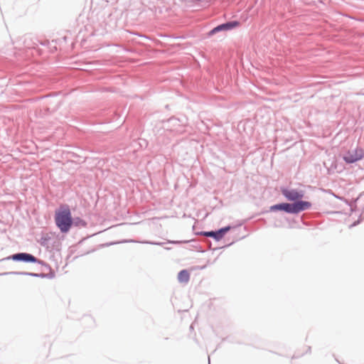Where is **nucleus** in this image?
Returning <instances> with one entry per match:
<instances>
[{
  "label": "nucleus",
  "instance_id": "f257e3e1",
  "mask_svg": "<svg viewBox=\"0 0 364 364\" xmlns=\"http://www.w3.org/2000/svg\"><path fill=\"white\" fill-rule=\"evenodd\" d=\"M55 223L62 233L70 231L73 224V220L70 208L66 206L60 208L55 213Z\"/></svg>",
  "mask_w": 364,
  "mask_h": 364
},
{
  "label": "nucleus",
  "instance_id": "f03ea898",
  "mask_svg": "<svg viewBox=\"0 0 364 364\" xmlns=\"http://www.w3.org/2000/svg\"><path fill=\"white\" fill-rule=\"evenodd\" d=\"M4 260H13L14 262H21L24 263H37L46 267L47 269H50L49 264L46 262L28 252H18L0 259V262Z\"/></svg>",
  "mask_w": 364,
  "mask_h": 364
},
{
  "label": "nucleus",
  "instance_id": "7ed1b4c3",
  "mask_svg": "<svg viewBox=\"0 0 364 364\" xmlns=\"http://www.w3.org/2000/svg\"><path fill=\"white\" fill-rule=\"evenodd\" d=\"M186 123V119H179L175 117L169 118L167 121L164 122V128L170 132L181 133L183 131V127Z\"/></svg>",
  "mask_w": 364,
  "mask_h": 364
},
{
  "label": "nucleus",
  "instance_id": "20e7f679",
  "mask_svg": "<svg viewBox=\"0 0 364 364\" xmlns=\"http://www.w3.org/2000/svg\"><path fill=\"white\" fill-rule=\"evenodd\" d=\"M240 25V22L237 20L227 21L225 23L219 24L217 26L214 27L207 33V36L212 37L213 36L215 35L218 33L231 31L238 27Z\"/></svg>",
  "mask_w": 364,
  "mask_h": 364
},
{
  "label": "nucleus",
  "instance_id": "39448f33",
  "mask_svg": "<svg viewBox=\"0 0 364 364\" xmlns=\"http://www.w3.org/2000/svg\"><path fill=\"white\" fill-rule=\"evenodd\" d=\"M280 191L287 200L292 203L299 199H302L304 196V191L303 190L282 187Z\"/></svg>",
  "mask_w": 364,
  "mask_h": 364
},
{
  "label": "nucleus",
  "instance_id": "423d86ee",
  "mask_svg": "<svg viewBox=\"0 0 364 364\" xmlns=\"http://www.w3.org/2000/svg\"><path fill=\"white\" fill-rule=\"evenodd\" d=\"M363 156V150L362 149L356 148L346 153L343 156V159L346 164H350L362 159Z\"/></svg>",
  "mask_w": 364,
  "mask_h": 364
},
{
  "label": "nucleus",
  "instance_id": "0eeeda50",
  "mask_svg": "<svg viewBox=\"0 0 364 364\" xmlns=\"http://www.w3.org/2000/svg\"><path fill=\"white\" fill-rule=\"evenodd\" d=\"M312 204L311 202L299 199L294 203H292L293 215H297L301 212L309 210Z\"/></svg>",
  "mask_w": 364,
  "mask_h": 364
},
{
  "label": "nucleus",
  "instance_id": "6e6552de",
  "mask_svg": "<svg viewBox=\"0 0 364 364\" xmlns=\"http://www.w3.org/2000/svg\"><path fill=\"white\" fill-rule=\"evenodd\" d=\"M270 212L282 211L288 214L293 215L292 203H279L272 205L269 207Z\"/></svg>",
  "mask_w": 364,
  "mask_h": 364
},
{
  "label": "nucleus",
  "instance_id": "1a4fd4ad",
  "mask_svg": "<svg viewBox=\"0 0 364 364\" xmlns=\"http://www.w3.org/2000/svg\"><path fill=\"white\" fill-rule=\"evenodd\" d=\"M6 274L27 275L33 277L44 278L45 273H33L27 272H11L0 273V276Z\"/></svg>",
  "mask_w": 364,
  "mask_h": 364
},
{
  "label": "nucleus",
  "instance_id": "9d476101",
  "mask_svg": "<svg viewBox=\"0 0 364 364\" xmlns=\"http://www.w3.org/2000/svg\"><path fill=\"white\" fill-rule=\"evenodd\" d=\"M178 280L181 283H188L190 280V273L187 269H182L178 274Z\"/></svg>",
  "mask_w": 364,
  "mask_h": 364
},
{
  "label": "nucleus",
  "instance_id": "9b49d317",
  "mask_svg": "<svg viewBox=\"0 0 364 364\" xmlns=\"http://www.w3.org/2000/svg\"><path fill=\"white\" fill-rule=\"evenodd\" d=\"M73 225L77 228H85L87 223L85 220H82L79 217L73 218Z\"/></svg>",
  "mask_w": 364,
  "mask_h": 364
},
{
  "label": "nucleus",
  "instance_id": "f8f14e48",
  "mask_svg": "<svg viewBox=\"0 0 364 364\" xmlns=\"http://www.w3.org/2000/svg\"><path fill=\"white\" fill-rule=\"evenodd\" d=\"M199 235H204V236L209 237H212L215 241H218L216 230L202 231V232H199Z\"/></svg>",
  "mask_w": 364,
  "mask_h": 364
},
{
  "label": "nucleus",
  "instance_id": "ddd939ff",
  "mask_svg": "<svg viewBox=\"0 0 364 364\" xmlns=\"http://www.w3.org/2000/svg\"><path fill=\"white\" fill-rule=\"evenodd\" d=\"M216 232H217V235H218V240L219 241L225 236V234L223 232V230H222V228H219V229L216 230Z\"/></svg>",
  "mask_w": 364,
  "mask_h": 364
},
{
  "label": "nucleus",
  "instance_id": "4468645a",
  "mask_svg": "<svg viewBox=\"0 0 364 364\" xmlns=\"http://www.w3.org/2000/svg\"><path fill=\"white\" fill-rule=\"evenodd\" d=\"M142 243H146V244H151V245H159V246H162L164 244V242H151V241H144V242H142Z\"/></svg>",
  "mask_w": 364,
  "mask_h": 364
},
{
  "label": "nucleus",
  "instance_id": "2eb2a0df",
  "mask_svg": "<svg viewBox=\"0 0 364 364\" xmlns=\"http://www.w3.org/2000/svg\"><path fill=\"white\" fill-rule=\"evenodd\" d=\"M188 240H184V241H181V240H168V243H170V244H181V243H188Z\"/></svg>",
  "mask_w": 364,
  "mask_h": 364
},
{
  "label": "nucleus",
  "instance_id": "dca6fc26",
  "mask_svg": "<svg viewBox=\"0 0 364 364\" xmlns=\"http://www.w3.org/2000/svg\"><path fill=\"white\" fill-rule=\"evenodd\" d=\"M55 277V273L53 272H50L48 274L45 273L44 278L53 279Z\"/></svg>",
  "mask_w": 364,
  "mask_h": 364
},
{
  "label": "nucleus",
  "instance_id": "f3484780",
  "mask_svg": "<svg viewBox=\"0 0 364 364\" xmlns=\"http://www.w3.org/2000/svg\"><path fill=\"white\" fill-rule=\"evenodd\" d=\"M221 228H222V230H223V232H225V234H226L230 230L231 227L230 225H228V226L223 227Z\"/></svg>",
  "mask_w": 364,
  "mask_h": 364
},
{
  "label": "nucleus",
  "instance_id": "a211bd4d",
  "mask_svg": "<svg viewBox=\"0 0 364 364\" xmlns=\"http://www.w3.org/2000/svg\"><path fill=\"white\" fill-rule=\"evenodd\" d=\"M46 240H47V239L42 237V238H41V245H43V246H45V245H46Z\"/></svg>",
  "mask_w": 364,
  "mask_h": 364
},
{
  "label": "nucleus",
  "instance_id": "6ab92c4d",
  "mask_svg": "<svg viewBox=\"0 0 364 364\" xmlns=\"http://www.w3.org/2000/svg\"><path fill=\"white\" fill-rule=\"evenodd\" d=\"M208 364H210V357H208Z\"/></svg>",
  "mask_w": 364,
  "mask_h": 364
}]
</instances>
